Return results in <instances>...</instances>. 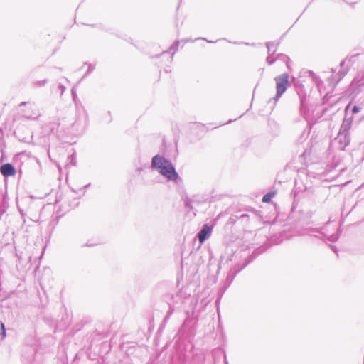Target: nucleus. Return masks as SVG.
I'll use <instances>...</instances> for the list:
<instances>
[{
    "label": "nucleus",
    "mask_w": 364,
    "mask_h": 364,
    "mask_svg": "<svg viewBox=\"0 0 364 364\" xmlns=\"http://www.w3.org/2000/svg\"><path fill=\"white\" fill-rule=\"evenodd\" d=\"M349 107H350V104L346 107V112L348 111V109H349Z\"/></svg>",
    "instance_id": "8"
},
{
    "label": "nucleus",
    "mask_w": 364,
    "mask_h": 364,
    "mask_svg": "<svg viewBox=\"0 0 364 364\" xmlns=\"http://www.w3.org/2000/svg\"><path fill=\"white\" fill-rule=\"evenodd\" d=\"M277 83V97H279L287 90L289 83V75L282 74L275 78Z\"/></svg>",
    "instance_id": "2"
},
{
    "label": "nucleus",
    "mask_w": 364,
    "mask_h": 364,
    "mask_svg": "<svg viewBox=\"0 0 364 364\" xmlns=\"http://www.w3.org/2000/svg\"><path fill=\"white\" fill-rule=\"evenodd\" d=\"M274 193L271 192L266 195H264L262 198V202L264 203H269L272 200V198L274 197Z\"/></svg>",
    "instance_id": "5"
},
{
    "label": "nucleus",
    "mask_w": 364,
    "mask_h": 364,
    "mask_svg": "<svg viewBox=\"0 0 364 364\" xmlns=\"http://www.w3.org/2000/svg\"><path fill=\"white\" fill-rule=\"evenodd\" d=\"M211 232L212 228L207 224L204 225L198 235L200 242L203 243Z\"/></svg>",
    "instance_id": "4"
},
{
    "label": "nucleus",
    "mask_w": 364,
    "mask_h": 364,
    "mask_svg": "<svg viewBox=\"0 0 364 364\" xmlns=\"http://www.w3.org/2000/svg\"><path fill=\"white\" fill-rule=\"evenodd\" d=\"M0 336L2 338L6 336V331L3 323L0 322Z\"/></svg>",
    "instance_id": "6"
},
{
    "label": "nucleus",
    "mask_w": 364,
    "mask_h": 364,
    "mask_svg": "<svg viewBox=\"0 0 364 364\" xmlns=\"http://www.w3.org/2000/svg\"><path fill=\"white\" fill-rule=\"evenodd\" d=\"M152 166L169 180L175 181L178 178V173L171 163L161 156L156 155L153 157Z\"/></svg>",
    "instance_id": "1"
},
{
    "label": "nucleus",
    "mask_w": 364,
    "mask_h": 364,
    "mask_svg": "<svg viewBox=\"0 0 364 364\" xmlns=\"http://www.w3.org/2000/svg\"><path fill=\"white\" fill-rule=\"evenodd\" d=\"M360 111V108L358 106H354L353 108V113L355 114Z\"/></svg>",
    "instance_id": "7"
},
{
    "label": "nucleus",
    "mask_w": 364,
    "mask_h": 364,
    "mask_svg": "<svg viewBox=\"0 0 364 364\" xmlns=\"http://www.w3.org/2000/svg\"><path fill=\"white\" fill-rule=\"evenodd\" d=\"M0 171L1 173L6 177L14 176L16 173L14 166L9 163L1 166L0 168Z\"/></svg>",
    "instance_id": "3"
}]
</instances>
